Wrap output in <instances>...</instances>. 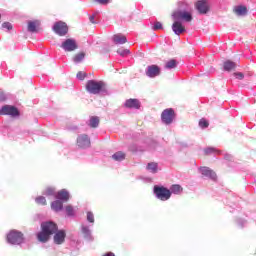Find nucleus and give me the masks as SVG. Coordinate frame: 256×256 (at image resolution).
Instances as JSON below:
<instances>
[{
	"label": "nucleus",
	"mask_w": 256,
	"mask_h": 256,
	"mask_svg": "<svg viewBox=\"0 0 256 256\" xmlns=\"http://www.w3.org/2000/svg\"><path fill=\"white\" fill-rule=\"evenodd\" d=\"M41 231L37 234V239L40 243H47L51 238V235L57 233V224L54 222H43L41 224Z\"/></svg>",
	"instance_id": "obj_1"
},
{
	"label": "nucleus",
	"mask_w": 256,
	"mask_h": 256,
	"mask_svg": "<svg viewBox=\"0 0 256 256\" xmlns=\"http://www.w3.org/2000/svg\"><path fill=\"white\" fill-rule=\"evenodd\" d=\"M107 84L103 81L89 80L86 83V90L92 95H99V93L105 92Z\"/></svg>",
	"instance_id": "obj_2"
},
{
	"label": "nucleus",
	"mask_w": 256,
	"mask_h": 256,
	"mask_svg": "<svg viewBox=\"0 0 256 256\" xmlns=\"http://www.w3.org/2000/svg\"><path fill=\"white\" fill-rule=\"evenodd\" d=\"M154 194L160 201H169L171 199V190L163 186H154Z\"/></svg>",
	"instance_id": "obj_3"
},
{
	"label": "nucleus",
	"mask_w": 256,
	"mask_h": 256,
	"mask_svg": "<svg viewBox=\"0 0 256 256\" xmlns=\"http://www.w3.org/2000/svg\"><path fill=\"white\" fill-rule=\"evenodd\" d=\"M7 241L8 243H11V245H19L20 243H23V233L12 230L7 235Z\"/></svg>",
	"instance_id": "obj_4"
},
{
	"label": "nucleus",
	"mask_w": 256,
	"mask_h": 256,
	"mask_svg": "<svg viewBox=\"0 0 256 256\" xmlns=\"http://www.w3.org/2000/svg\"><path fill=\"white\" fill-rule=\"evenodd\" d=\"M174 21H186V23H191L193 21V16L187 11H176L172 15Z\"/></svg>",
	"instance_id": "obj_5"
},
{
	"label": "nucleus",
	"mask_w": 256,
	"mask_h": 256,
	"mask_svg": "<svg viewBox=\"0 0 256 256\" xmlns=\"http://www.w3.org/2000/svg\"><path fill=\"white\" fill-rule=\"evenodd\" d=\"M61 47L63 50H65L68 53L77 51V49H79V45L77 44V41L71 38H68L64 42H62Z\"/></svg>",
	"instance_id": "obj_6"
},
{
	"label": "nucleus",
	"mask_w": 256,
	"mask_h": 256,
	"mask_svg": "<svg viewBox=\"0 0 256 256\" xmlns=\"http://www.w3.org/2000/svg\"><path fill=\"white\" fill-rule=\"evenodd\" d=\"M173 119H175V110L172 108L165 109L161 114V120L165 123V125H171L173 123Z\"/></svg>",
	"instance_id": "obj_7"
},
{
	"label": "nucleus",
	"mask_w": 256,
	"mask_h": 256,
	"mask_svg": "<svg viewBox=\"0 0 256 256\" xmlns=\"http://www.w3.org/2000/svg\"><path fill=\"white\" fill-rule=\"evenodd\" d=\"M0 115H10V117H19L20 113L17 107L11 105H4L0 109Z\"/></svg>",
	"instance_id": "obj_8"
},
{
	"label": "nucleus",
	"mask_w": 256,
	"mask_h": 256,
	"mask_svg": "<svg viewBox=\"0 0 256 256\" xmlns=\"http://www.w3.org/2000/svg\"><path fill=\"white\" fill-rule=\"evenodd\" d=\"M53 31L56 33V35L64 37V35L69 31V27H67L65 22L60 21L54 24Z\"/></svg>",
	"instance_id": "obj_9"
},
{
	"label": "nucleus",
	"mask_w": 256,
	"mask_h": 256,
	"mask_svg": "<svg viewBox=\"0 0 256 256\" xmlns=\"http://www.w3.org/2000/svg\"><path fill=\"white\" fill-rule=\"evenodd\" d=\"M77 145L81 149H87V147H91V139L87 134H82L77 138Z\"/></svg>",
	"instance_id": "obj_10"
},
{
	"label": "nucleus",
	"mask_w": 256,
	"mask_h": 256,
	"mask_svg": "<svg viewBox=\"0 0 256 256\" xmlns=\"http://www.w3.org/2000/svg\"><path fill=\"white\" fill-rule=\"evenodd\" d=\"M195 8L201 15H206V13H209V4L207 3V0H199L196 2Z\"/></svg>",
	"instance_id": "obj_11"
},
{
	"label": "nucleus",
	"mask_w": 256,
	"mask_h": 256,
	"mask_svg": "<svg viewBox=\"0 0 256 256\" xmlns=\"http://www.w3.org/2000/svg\"><path fill=\"white\" fill-rule=\"evenodd\" d=\"M146 75L151 78L159 77L161 75V68L157 65H150L147 67Z\"/></svg>",
	"instance_id": "obj_12"
},
{
	"label": "nucleus",
	"mask_w": 256,
	"mask_h": 256,
	"mask_svg": "<svg viewBox=\"0 0 256 256\" xmlns=\"http://www.w3.org/2000/svg\"><path fill=\"white\" fill-rule=\"evenodd\" d=\"M65 237H67L65 230L56 231L54 235V243L56 245H63V243H65Z\"/></svg>",
	"instance_id": "obj_13"
},
{
	"label": "nucleus",
	"mask_w": 256,
	"mask_h": 256,
	"mask_svg": "<svg viewBox=\"0 0 256 256\" xmlns=\"http://www.w3.org/2000/svg\"><path fill=\"white\" fill-rule=\"evenodd\" d=\"M172 31L175 35H181V33H185V26H183L179 20H174V23L172 24Z\"/></svg>",
	"instance_id": "obj_14"
},
{
	"label": "nucleus",
	"mask_w": 256,
	"mask_h": 256,
	"mask_svg": "<svg viewBox=\"0 0 256 256\" xmlns=\"http://www.w3.org/2000/svg\"><path fill=\"white\" fill-rule=\"evenodd\" d=\"M200 173H202L204 177H209V179H213V180L217 179V174L215 173V171H213L209 167H205V166L201 167Z\"/></svg>",
	"instance_id": "obj_15"
},
{
	"label": "nucleus",
	"mask_w": 256,
	"mask_h": 256,
	"mask_svg": "<svg viewBox=\"0 0 256 256\" xmlns=\"http://www.w3.org/2000/svg\"><path fill=\"white\" fill-rule=\"evenodd\" d=\"M39 27H41V21L33 20L28 22L27 29L30 33H37V31H39Z\"/></svg>",
	"instance_id": "obj_16"
},
{
	"label": "nucleus",
	"mask_w": 256,
	"mask_h": 256,
	"mask_svg": "<svg viewBox=\"0 0 256 256\" xmlns=\"http://www.w3.org/2000/svg\"><path fill=\"white\" fill-rule=\"evenodd\" d=\"M125 107L128 109H141V102H139L137 99L131 98L126 100Z\"/></svg>",
	"instance_id": "obj_17"
},
{
	"label": "nucleus",
	"mask_w": 256,
	"mask_h": 256,
	"mask_svg": "<svg viewBox=\"0 0 256 256\" xmlns=\"http://www.w3.org/2000/svg\"><path fill=\"white\" fill-rule=\"evenodd\" d=\"M112 41L115 43V45H125L127 43V37L123 34H115L112 37Z\"/></svg>",
	"instance_id": "obj_18"
},
{
	"label": "nucleus",
	"mask_w": 256,
	"mask_h": 256,
	"mask_svg": "<svg viewBox=\"0 0 256 256\" xmlns=\"http://www.w3.org/2000/svg\"><path fill=\"white\" fill-rule=\"evenodd\" d=\"M56 199H59L60 201H64L65 203H67V201H69V192H67V190L65 189L60 190L57 193Z\"/></svg>",
	"instance_id": "obj_19"
},
{
	"label": "nucleus",
	"mask_w": 256,
	"mask_h": 256,
	"mask_svg": "<svg viewBox=\"0 0 256 256\" xmlns=\"http://www.w3.org/2000/svg\"><path fill=\"white\" fill-rule=\"evenodd\" d=\"M99 123H101V119L98 116H91L88 125L91 129H97Z\"/></svg>",
	"instance_id": "obj_20"
},
{
	"label": "nucleus",
	"mask_w": 256,
	"mask_h": 256,
	"mask_svg": "<svg viewBox=\"0 0 256 256\" xmlns=\"http://www.w3.org/2000/svg\"><path fill=\"white\" fill-rule=\"evenodd\" d=\"M234 13L237 14L239 17H243L247 15V7L243 5L236 6L234 8Z\"/></svg>",
	"instance_id": "obj_21"
},
{
	"label": "nucleus",
	"mask_w": 256,
	"mask_h": 256,
	"mask_svg": "<svg viewBox=\"0 0 256 256\" xmlns=\"http://www.w3.org/2000/svg\"><path fill=\"white\" fill-rule=\"evenodd\" d=\"M177 65H179V62L175 59H170L166 61L164 68L165 69H177Z\"/></svg>",
	"instance_id": "obj_22"
},
{
	"label": "nucleus",
	"mask_w": 256,
	"mask_h": 256,
	"mask_svg": "<svg viewBox=\"0 0 256 256\" xmlns=\"http://www.w3.org/2000/svg\"><path fill=\"white\" fill-rule=\"evenodd\" d=\"M51 209L53 211L59 212L63 210V202L61 200H56L51 203Z\"/></svg>",
	"instance_id": "obj_23"
},
{
	"label": "nucleus",
	"mask_w": 256,
	"mask_h": 256,
	"mask_svg": "<svg viewBox=\"0 0 256 256\" xmlns=\"http://www.w3.org/2000/svg\"><path fill=\"white\" fill-rule=\"evenodd\" d=\"M224 71H233L236 67L237 64H235V62L227 60L226 62H224Z\"/></svg>",
	"instance_id": "obj_24"
},
{
	"label": "nucleus",
	"mask_w": 256,
	"mask_h": 256,
	"mask_svg": "<svg viewBox=\"0 0 256 256\" xmlns=\"http://www.w3.org/2000/svg\"><path fill=\"white\" fill-rule=\"evenodd\" d=\"M126 154L125 152L118 151L112 155L114 161H125Z\"/></svg>",
	"instance_id": "obj_25"
},
{
	"label": "nucleus",
	"mask_w": 256,
	"mask_h": 256,
	"mask_svg": "<svg viewBox=\"0 0 256 256\" xmlns=\"http://www.w3.org/2000/svg\"><path fill=\"white\" fill-rule=\"evenodd\" d=\"M146 169L147 171H150V173H157V170L159 169V164H157V162H150L148 163Z\"/></svg>",
	"instance_id": "obj_26"
},
{
	"label": "nucleus",
	"mask_w": 256,
	"mask_h": 256,
	"mask_svg": "<svg viewBox=\"0 0 256 256\" xmlns=\"http://www.w3.org/2000/svg\"><path fill=\"white\" fill-rule=\"evenodd\" d=\"M181 191H183V188L179 184H174L170 188V192L174 193L175 195H179V193H181Z\"/></svg>",
	"instance_id": "obj_27"
},
{
	"label": "nucleus",
	"mask_w": 256,
	"mask_h": 256,
	"mask_svg": "<svg viewBox=\"0 0 256 256\" xmlns=\"http://www.w3.org/2000/svg\"><path fill=\"white\" fill-rule=\"evenodd\" d=\"M85 59V53L84 52H79L73 57L74 63H81Z\"/></svg>",
	"instance_id": "obj_28"
},
{
	"label": "nucleus",
	"mask_w": 256,
	"mask_h": 256,
	"mask_svg": "<svg viewBox=\"0 0 256 256\" xmlns=\"http://www.w3.org/2000/svg\"><path fill=\"white\" fill-rule=\"evenodd\" d=\"M65 210H66L68 217H73V215H75V209H73V206L67 205L65 207Z\"/></svg>",
	"instance_id": "obj_29"
},
{
	"label": "nucleus",
	"mask_w": 256,
	"mask_h": 256,
	"mask_svg": "<svg viewBox=\"0 0 256 256\" xmlns=\"http://www.w3.org/2000/svg\"><path fill=\"white\" fill-rule=\"evenodd\" d=\"M199 127H201V129H207V127H209V121H207L205 118L200 119Z\"/></svg>",
	"instance_id": "obj_30"
},
{
	"label": "nucleus",
	"mask_w": 256,
	"mask_h": 256,
	"mask_svg": "<svg viewBox=\"0 0 256 256\" xmlns=\"http://www.w3.org/2000/svg\"><path fill=\"white\" fill-rule=\"evenodd\" d=\"M36 203L38 205H47V199H45V197H43V196L37 197Z\"/></svg>",
	"instance_id": "obj_31"
},
{
	"label": "nucleus",
	"mask_w": 256,
	"mask_h": 256,
	"mask_svg": "<svg viewBox=\"0 0 256 256\" xmlns=\"http://www.w3.org/2000/svg\"><path fill=\"white\" fill-rule=\"evenodd\" d=\"M117 53L119 54V55H121L122 57H125V55H129V53H131L130 51H129V49H118L117 50Z\"/></svg>",
	"instance_id": "obj_32"
},
{
	"label": "nucleus",
	"mask_w": 256,
	"mask_h": 256,
	"mask_svg": "<svg viewBox=\"0 0 256 256\" xmlns=\"http://www.w3.org/2000/svg\"><path fill=\"white\" fill-rule=\"evenodd\" d=\"M205 155H211V153H219V151H217L215 148L210 147V148H206L204 150Z\"/></svg>",
	"instance_id": "obj_33"
},
{
	"label": "nucleus",
	"mask_w": 256,
	"mask_h": 256,
	"mask_svg": "<svg viewBox=\"0 0 256 256\" xmlns=\"http://www.w3.org/2000/svg\"><path fill=\"white\" fill-rule=\"evenodd\" d=\"M82 233H83V235H85L86 237H89V235H91V230H89V227L83 226V227H82Z\"/></svg>",
	"instance_id": "obj_34"
},
{
	"label": "nucleus",
	"mask_w": 256,
	"mask_h": 256,
	"mask_svg": "<svg viewBox=\"0 0 256 256\" xmlns=\"http://www.w3.org/2000/svg\"><path fill=\"white\" fill-rule=\"evenodd\" d=\"M76 77H77V79H80V81H83V79H85V77H87V73L80 71L77 73Z\"/></svg>",
	"instance_id": "obj_35"
},
{
	"label": "nucleus",
	"mask_w": 256,
	"mask_h": 256,
	"mask_svg": "<svg viewBox=\"0 0 256 256\" xmlns=\"http://www.w3.org/2000/svg\"><path fill=\"white\" fill-rule=\"evenodd\" d=\"M87 221H89V223H95V216H93V213H87Z\"/></svg>",
	"instance_id": "obj_36"
},
{
	"label": "nucleus",
	"mask_w": 256,
	"mask_h": 256,
	"mask_svg": "<svg viewBox=\"0 0 256 256\" xmlns=\"http://www.w3.org/2000/svg\"><path fill=\"white\" fill-rule=\"evenodd\" d=\"M2 27H3V29H7L8 31H11V29H13V25H11V23H9V22H4L2 24Z\"/></svg>",
	"instance_id": "obj_37"
},
{
	"label": "nucleus",
	"mask_w": 256,
	"mask_h": 256,
	"mask_svg": "<svg viewBox=\"0 0 256 256\" xmlns=\"http://www.w3.org/2000/svg\"><path fill=\"white\" fill-rule=\"evenodd\" d=\"M158 29H163V24H161V22H155L153 26L154 31H158Z\"/></svg>",
	"instance_id": "obj_38"
},
{
	"label": "nucleus",
	"mask_w": 256,
	"mask_h": 256,
	"mask_svg": "<svg viewBox=\"0 0 256 256\" xmlns=\"http://www.w3.org/2000/svg\"><path fill=\"white\" fill-rule=\"evenodd\" d=\"M53 193H55V190H53V188H47L44 195H53Z\"/></svg>",
	"instance_id": "obj_39"
},
{
	"label": "nucleus",
	"mask_w": 256,
	"mask_h": 256,
	"mask_svg": "<svg viewBox=\"0 0 256 256\" xmlns=\"http://www.w3.org/2000/svg\"><path fill=\"white\" fill-rule=\"evenodd\" d=\"M110 1L111 0H96V2L99 3L100 5H108Z\"/></svg>",
	"instance_id": "obj_40"
},
{
	"label": "nucleus",
	"mask_w": 256,
	"mask_h": 256,
	"mask_svg": "<svg viewBox=\"0 0 256 256\" xmlns=\"http://www.w3.org/2000/svg\"><path fill=\"white\" fill-rule=\"evenodd\" d=\"M236 79H243L245 77V75L241 72H237V73H234Z\"/></svg>",
	"instance_id": "obj_41"
},
{
	"label": "nucleus",
	"mask_w": 256,
	"mask_h": 256,
	"mask_svg": "<svg viewBox=\"0 0 256 256\" xmlns=\"http://www.w3.org/2000/svg\"><path fill=\"white\" fill-rule=\"evenodd\" d=\"M89 21H90V23H92L93 25H95L97 22H95V15H91L90 17H89Z\"/></svg>",
	"instance_id": "obj_42"
},
{
	"label": "nucleus",
	"mask_w": 256,
	"mask_h": 256,
	"mask_svg": "<svg viewBox=\"0 0 256 256\" xmlns=\"http://www.w3.org/2000/svg\"><path fill=\"white\" fill-rule=\"evenodd\" d=\"M103 256H115V253L107 252V253L103 254Z\"/></svg>",
	"instance_id": "obj_43"
},
{
	"label": "nucleus",
	"mask_w": 256,
	"mask_h": 256,
	"mask_svg": "<svg viewBox=\"0 0 256 256\" xmlns=\"http://www.w3.org/2000/svg\"><path fill=\"white\" fill-rule=\"evenodd\" d=\"M0 19H1V15H0Z\"/></svg>",
	"instance_id": "obj_44"
}]
</instances>
